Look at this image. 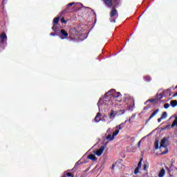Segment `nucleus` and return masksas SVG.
Listing matches in <instances>:
<instances>
[{
	"instance_id": "obj_1",
	"label": "nucleus",
	"mask_w": 177,
	"mask_h": 177,
	"mask_svg": "<svg viewBox=\"0 0 177 177\" xmlns=\"http://www.w3.org/2000/svg\"><path fill=\"white\" fill-rule=\"evenodd\" d=\"M116 7H112V9L110 12V17L113 19V17H115L113 19H110L111 23H115V20L118 18V12H117V9H115Z\"/></svg>"
},
{
	"instance_id": "obj_2",
	"label": "nucleus",
	"mask_w": 177,
	"mask_h": 177,
	"mask_svg": "<svg viewBox=\"0 0 177 177\" xmlns=\"http://www.w3.org/2000/svg\"><path fill=\"white\" fill-rule=\"evenodd\" d=\"M73 5H75V2L69 3L66 8L62 12V15H66V13H71L73 12Z\"/></svg>"
},
{
	"instance_id": "obj_3",
	"label": "nucleus",
	"mask_w": 177,
	"mask_h": 177,
	"mask_svg": "<svg viewBox=\"0 0 177 177\" xmlns=\"http://www.w3.org/2000/svg\"><path fill=\"white\" fill-rule=\"evenodd\" d=\"M59 20H60V17H55L53 19V26L52 27V30H53L55 32H57L59 31V28H56V27L57 26V24Z\"/></svg>"
},
{
	"instance_id": "obj_4",
	"label": "nucleus",
	"mask_w": 177,
	"mask_h": 177,
	"mask_svg": "<svg viewBox=\"0 0 177 177\" xmlns=\"http://www.w3.org/2000/svg\"><path fill=\"white\" fill-rule=\"evenodd\" d=\"M113 92H115V90L111 89L108 93H105L104 96H109V95H112L113 97H114L115 99H117V97H120V96H121V93L118 92V93L111 94V93Z\"/></svg>"
},
{
	"instance_id": "obj_5",
	"label": "nucleus",
	"mask_w": 177,
	"mask_h": 177,
	"mask_svg": "<svg viewBox=\"0 0 177 177\" xmlns=\"http://www.w3.org/2000/svg\"><path fill=\"white\" fill-rule=\"evenodd\" d=\"M6 41H8V36H6V33L3 32L0 35V42L3 45L6 44Z\"/></svg>"
},
{
	"instance_id": "obj_6",
	"label": "nucleus",
	"mask_w": 177,
	"mask_h": 177,
	"mask_svg": "<svg viewBox=\"0 0 177 177\" xmlns=\"http://www.w3.org/2000/svg\"><path fill=\"white\" fill-rule=\"evenodd\" d=\"M106 147H107L106 144L100 147V148L95 152L96 156H97L98 157H100V156L103 154V151H104V149H106Z\"/></svg>"
},
{
	"instance_id": "obj_7",
	"label": "nucleus",
	"mask_w": 177,
	"mask_h": 177,
	"mask_svg": "<svg viewBox=\"0 0 177 177\" xmlns=\"http://www.w3.org/2000/svg\"><path fill=\"white\" fill-rule=\"evenodd\" d=\"M166 142H168V138L164 137L160 141V145L159 149H161V147H168V145L165 144Z\"/></svg>"
},
{
	"instance_id": "obj_8",
	"label": "nucleus",
	"mask_w": 177,
	"mask_h": 177,
	"mask_svg": "<svg viewBox=\"0 0 177 177\" xmlns=\"http://www.w3.org/2000/svg\"><path fill=\"white\" fill-rule=\"evenodd\" d=\"M59 37L62 39H64V38L68 37V33L64 29H62L59 32Z\"/></svg>"
},
{
	"instance_id": "obj_9",
	"label": "nucleus",
	"mask_w": 177,
	"mask_h": 177,
	"mask_svg": "<svg viewBox=\"0 0 177 177\" xmlns=\"http://www.w3.org/2000/svg\"><path fill=\"white\" fill-rule=\"evenodd\" d=\"M142 160H143L142 158L140 159V162L138 164V167L135 169V170H134L135 175H138V174H139V169H140V168H142Z\"/></svg>"
},
{
	"instance_id": "obj_10",
	"label": "nucleus",
	"mask_w": 177,
	"mask_h": 177,
	"mask_svg": "<svg viewBox=\"0 0 177 177\" xmlns=\"http://www.w3.org/2000/svg\"><path fill=\"white\" fill-rule=\"evenodd\" d=\"M112 5L111 8H118L121 5V0H112Z\"/></svg>"
},
{
	"instance_id": "obj_11",
	"label": "nucleus",
	"mask_w": 177,
	"mask_h": 177,
	"mask_svg": "<svg viewBox=\"0 0 177 177\" xmlns=\"http://www.w3.org/2000/svg\"><path fill=\"white\" fill-rule=\"evenodd\" d=\"M102 1L108 8H111L113 6V0H102Z\"/></svg>"
},
{
	"instance_id": "obj_12",
	"label": "nucleus",
	"mask_w": 177,
	"mask_h": 177,
	"mask_svg": "<svg viewBox=\"0 0 177 177\" xmlns=\"http://www.w3.org/2000/svg\"><path fill=\"white\" fill-rule=\"evenodd\" d=\"M115 115H117V112H115L114 110L111 109L109 113V119L114 120V118H115Z\"/></svg>"
},
{
	"instance_id": "obj_13",
	"label": "nucleus",
	"mask_w": 177,
	"mask_h": 177,
	"mask_svg": "<svg viewBox=\"0 0 177 177\" xmlns=\"http://www.w3.org/2000/svg\"><path fill=\"white\" fill-rule=\"evenodd\" d=\"M102 113H97L96 116L94 118L95 122H100V121H102Z\"/></svg>"
},
{
	"instance_id": "obj_14",
	"label": "nucleus",
	"mask_w": 177,
	"mask_h": 177,
	"mask_svg": "<svg viewBox=\"0 0 177 177\" xmlns=\"http://www.w3.org/2000/svg\"><path fill=\"white\" fill-rule=\"evenodd\" d=\"M160 111V109H156V111H154L152 114L150 115V117L149 118L148 120L147 121V122H149V121H150V120H151V118H153V117H156V115H157V113H158Z\"/></svg>"
},
{
	"instance_id": "obj_15",
	"label": "nucleus",
	"mask_w": 177,
	"mask_h": 177,
	"mask_svg": "<svg viewBox=\"0 0 177 177\" xmlns=\"http://www.w3.org/2000/svg\"><path fill=\"white\" fill-rule=\"evenodd\" d=\"M89 160H91L92 161H96L97 160V158L94 154H90L87 157Z\"/></svg>"
},
{
	"instance_id": "obj_16",
	"label": "nucleus",
	"mask_w": 177,
	"mask_h": 177,
	"mask_svg": "<svg viewBox=\"0 0 177 177\" xmlns=\"http://www.w3.org/2000/svg\"><path fill=\"white\" fill-rule=\"evenodd\" d=\"M165 175V169H162L158 174V177H164Z\"/></svg>"
},
{
	"instance_id": "obj_17",
	"label": "nucleus",
	"mask_w": 177,
	"mask_h": 177,
	"mask_svg": "<svg viewBox=\"0 0 177 177\" xmlns=\"http://www.w3.org/2000/svg\"><path fill=\"white\" fill-rule=\"evenodd\" d=\"M170 106H171V107H176V106H177V100H171L170 102Z\"/></svg>"
},
{
	"instance_id": "obj_18",
	"label": "nucleus",
	"mask_w": 177,
	"mask_h": 177,
	"mask_svg": "<svg viewBox=\"0 0 177 177\" xmlns=\"http://www.w3.org/2000/svg\"><path fill=\"white\" fill-rule=\"evenodd\" d=\"M144 80L146 82H150V81H151V77L149 75H146V76L144 77Z\"/></svg>"
},
{
	"instance_id": "obj_19",
	"label": "nucleus",
	"mask_w": 177,
	"mask_h": 177,
	"mask_svg": "<svg viewBox=\"0 0 177 177\" xmlns=\"http://www.w3.org/2000/svg\"><path fill=\"white\" fill-rule=\"evenodd\" d=\"M154 147H155V149L157 150L159 148V142H158V140H156L155 142H154Z\"/></svg>"
},
{
	"instance_id": "obj_20",
	"label": "nucleus",
	"mask_w": 177,
	"mask_h": 177,
	"mask_svg": "<svg viewBox=\"0 0 177 177\" xmlns=\"http://www.w3.org/2000/svg\"><path fill=\"white\" fill-rule=\"evenodd\" d=\"M81 164H82V162H81V160H78L74 166V169H77V168H78V167H80Z\"/></svg>"
},
{
	"instance_id": "obj_21",
	"label": "nucleus",
	"mask_w": 177,
	"mask_h": 177,
	"mask_svg": "<svg viewBox=\"0 0 177 177\" xmlns=\"http://www.w3.org/2000/svg\"><path fill=\"white\" fill-rule=\"evenodd\" d=\"M118 133H120V130H116L115 131H114L112 135V139H114V138H115V136H117Z\"/></svg>"
},
{
	"instance_id": "obj_22",
	"label": "nucleus",
	"mask_w": 177,
	"mask_h": 177,
	"mask_svg": "<svg viewBox=\"0 0 177 177\" xmlns=\"http://www.w3.org/2000/svg\"><path fill=\"white\" fill-rule=\"evenodd\" d=\"M106 139H107V140H114V138H113V136H111V134H109L106 137Z\"/></svg>"
},
{
	"instance_id": "obj_23",
	"label": "nucleus",
	"mask_w": 177,
	"mask_h": 177,
	"mask_svg": "<svg viewBox=\"0 0 177 177\" xmlns=\"http://www.w3.org/2000/svg\"><path fill=\"white\" fill-rule=\"evenodd\" d=\"M127 150L129 153H131V151H133V147L132 146L131 147H127Z\"/></svg>"
},
{
	"instance_id": "obj_24",
	"label": "nucleus",
	"mask_w": 177,
	"mask_h": 177,
	"mask_svg": "<svg viewBox=\"0 0 177 177\" xmlns=\"http://www.w3.org/2000/svg\"><path fill=\"white\" fill-rule=\"evenodd\" d=\"M167 112H162V115H161V118L163 119V120H165V118H167Z\"/></svg>"
},
{
	"instance_id": "obj_25",
	"label": "nucleus",
	"mask_w": 177,
	"mask_h": 177,
	"mask_svg": "<svg viewBox=\"0 0 177 177\" xmlns=\"http://www.w3.org/2000/svg\"><path fill=\"white\" fill-rule=\"evenodd\" d=\"M65 176L68 177H74V176L71 173H66Z\"/></svg>"
},
{
	"instance_id": "obj_26",
	"label": "nucleus",
	"mask_w": 177,
	"mask_h": 177,
	"mask_svg": "<svg viewBox=\"0 0 177 177\" xmlns=\"http://www.w3.org/2000/svg\"><path fill=\"white\" fill-rule=\"evenodd\" d=\"M61 23H64V24H67V21L64 19V17L61 19Z\"/></svg>"
},
{
	"instance_id": "obj_27",
	"label": "nucleus",
	"mask_w": 177,
	"mask_h": 177,
	"mask_svg": "<svg viewBox=\"0 0 177 177\" xmlns=\"http://www.w3.org/2000/svg\"><path fill=\"white\" fill-rule=\"evenodd\" d=\"M169 104L166 103L164 104V109H169Z\"/></svg>"
},
{
	"instance_id": "obj_28",
	"label": "nucleus",
	"mask_w": 177,
	"mask_h": 177,
	"mask_svg": "<svg viewBox=\"0 0 177 177\" xmlns=\"http://www.w3.org/2000/svg\"><path fill=\"white\" fill-rule=\"evenodd\" d=\"M51 37H56V35H57V32H52L50 33Z\"/></svg>"
},
{
	"instance_id": "obj_29",
	"label": "nucleus",
	"mask_w": 177,
	"mask_h": 177,
	"mask_svg": "<svg viewBox=\"0 0 177 177\" xmlns=\"http://www.w3.org/2000/svg\"><path fill=\"white\" fill-rule=\"evenodd\" d=\"M122 125H124V124H120L118 127V129H122Z\"/></svg>"
},
{
	"instance_id": "obj_30",
	"label": "nucleus",
	"mask_w": 177,
	"mask_h": 177,
	"mask_svg": "<svg viewBox=\"0 0 177 177\" xmlns=\"http://www.w3.org/2000/svg\"><path fill=\"white\" fill-rule=\"evenodd\" d=\"M144 171H147V165H144Z\"/></svg>"
},
{
	"instance_id": "obj_31",
	"label": "nucleus",
	"mask_w": 177,
	"mask_h": 177,
	"mask_svg": "<svg viewBox=\"0 0 177 177\" xmlns=\"http://www.w3.org/2000/svg\"><path fill=\"white\" fill-rule=\"evenodd\" d=\"M148 109H150V106L149 105H147V106H145L144 108V110H148Z\"/></svg>"
},
{
	"instance_id": "obj_32",
	"label": "nucleus",
	"mask_w": 177,
	"mask_h": 177,
	"mask_svg": "<svg viewBox=\"0 0 177 177\" xmlns=\"http://www.w3.org/2000/svg\"><path fill=\"white\" fill-rule=\"evenodd\" d=\"M131 122V121H132V118H130L128 120H126L125 122Z\"/></svg>"
},
{
	"instance_id": "obj_33",
	"label": "nucleus",
	"mask_w": 177,
	"mask_h": 177,
	"mask_svg": "<svg viewBox=\"0 0 177 177\" xmlns=\"http://www.w3.org/2000/svg\"><path fill=\"white\" fill-rule=\"evenodd\" d=\"M163 120L162 117L158 119V122H161V120Z\"/></svg>"
},
{
	"instance_id": "obj_34",
	"label": "nucleus",
	"mask_w": 177,
	"mask_h": 177,
	"mask_svg": "<svg viewBox=\"0 0 177 177\" xmlns=\"http://www.w3.org/2000/svg\"><path fill=\"white\" fill-rule=\"evenodd\" d=\"M59 26V25L57 24V26H55V28H58L59 31L60 30V28L59 26Z\"/></svg>"
},
{
	"instance_id": "obj_35",
	"label": "nucleus",
	"mask_w": 177,
	"mask_h": 177,
	"mask_svg": "<svg viewBox=\"0 0 177 177\" xmlns=\"http://www.w3.org/2000/svg\"><path fill=\"white\" fill-rule=\"evenodd\" d=\"M176 96H177V92L173 95L174 97H175Z\"/></svg>"
},
{
	"instance_id": "obj_36",
	"label": "nucleus",
	"mask_w": 177,
	"mask_h": 177,
	"mask_svg": "<svg viewBox=\"0 0 177 177\" xmlns=\"http://www.w3.org/2000/svg\"><path fill=\"white\" fill-rule=\"evenodd\" d=\"M140 143H142V142H141V141H139V142H138V147H140Z\"/></svg>"
},
{
	"instance_id": "obj_37",
	"label": "nucleus",
	"mask_w": 177,
	"mask_h": 177,
	"mask_svg": "<svg viewBox=\"0 0 177 177\" xmlns=\"http://www.w3.org/2000/svg\"><path fill=\"white\" fill-rule=\"evenodd\" d=\"M149 102H154V99L149 100Z\"/></svg>"
},
{
	"instance_id": "obj_38",
	"label": "nucleus",
	"mask_w": 177,
	"mask_h": 177,
	"mask_svg": "<svg viewBox=\"0 0 177 177\" xmlns=\"http://www.w3.org/2000/svg\"><path fill=\"white\" fill-rule=\"evenodd\" d=\"M167 153H168V151H166L165 152H162V154H167Z\"/></svg>"
},
{
	"instance_id": "obj_39",
	"label": "nucleus",
	"mask_w": 177,
	"mask_h": 177,
	"mask_svg": "<svg viewBox=\"0 0 177 177\" xmlns=\"http://www.w3.org/2000/svg\"><path fill=\"white\" fill-rule=\"evenodd\" d=\"M5 1H6V0H3V1H2L3 5H5Z\"/></svg>"
},
{
	"instance_id": "obj_40",
	"label": "nucleus",
	"mask_w": 177,
	"mask_h": 177,
	"mask_svg": "<svg viewBox=\"0 0 177 177\" xmlns=\"http://www.w3.org/2000/svg\"><path fill=\"white\" fill-rule=\"evenodd\" d=\"M114 169V165H112V169Z\"/></svg>"
},
{
	"instance_id": "obj_41",
	"label": "nucleus",
	"mask_w": 177,
	"mask_h": 177,
	"mask_svg": "<svg viewBox=\"0 0 177 177\" xmlns=\"http://www.w3.org/2000/svg\"><path fill=\"white\" fill-rule=\"evenodd\" d=\"M62 177H66V176H65V174H64V175H63Z\"/></svg>"
},
{
	"instance_id": "obj_42",
	"label": "nucleus",
	"mask_w": 177,
	"mask_h": 177,
	"mask_svg": "<svg viewBox=\"0 0 177 177\" xmlns=\"http://www.w3.org/2000/svg\"><path fill=\"white\" fill-rule=\"evenodd\" d=\"M132 117H133V115H131V118H132Z\"/></svg>"
},
{
	"instance_id": "obj_43",
	"label": "nucleus",
	"mask_w": 177,
	"mask_h": 177,
	"mask_svg": "<svg viewBox=\"0 0 177 177\" xmlns=\"http://www.w3.org/2000/svg\"><path fill=\"white\" fill-rule=\"evenodd\" d=\"M176 88H177V86H176Z\"/></svg>"
}]
</instances>
